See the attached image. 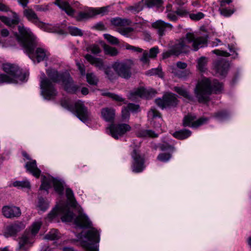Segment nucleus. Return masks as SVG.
<instances>
[{"label":"nucleus","instance_id":"nucleus-1","mask_svg":"<svg viewBox=\"0 0 251 251\" xmlns=\"http://www.w3.org/2000/svg\"><path fill=\"white\" fill-rule=\"evenodd\" d=\"M20 35L17 32L14 33L16 39L24 47L29 57L34 62L37 63L46 60L50 55V53L44 49L38 48L36 50L35 37L30 30L21 25L18 26Z\"/></svg>","mask_w":251,"mask_h":251},{"label":"nucleus","instance_id":"nucleus-2","mask_svg":"<svg viewBox=\"0 0 251 251\" xmlns=\"http://www.w3.org/2000/svg\"><path fill=\"white\" fill-rule=\"evenodd\" d=\"M207 39L205 36H196L192 33H187L185 37L177 40L175 45L168 51L163 53V58L171 55H178L185 53L191 50H198L207 45Z\"/></svg>","mask_w":251,"mask_h":251},{"label":"nucleus","instance_id":"nucleus-3","mask_svg":"<svg viewBox=\"0 0 251 251\" xmlns=\"http://www.w3.org/2000/svg\"><path fill=\"white\" fill-rule=\"evenodd\" d=\"M78 215L74 218L75 215L67 203H62L55 207L49 214L50 219H52L59 216L62 222H70L74 220V223L81 228H91L92 223L81 209L78 210Z\"/></svg>","mask_w":251,"mask_h":251},{"label":"nucleus","instance_id":"nucleus-4","mask_svg":"<svg viewBox=\"0 0 251 251\" xmlns=\"http://www.w3.org/2000/svg\"><path fill=\"white\" fill-rule=\"evenodd\" d=\"M223 85L217 80L211 81L207 78H203L198 82L195 92L196 97L200 102L209 100V96L212 92L218 93L222 90Z\"/></svg>","mask_w":251,"mask_h":251},{"label":"nucleus","instance_id":"nucleus-5","mask_svg":"<svg viewBox=\"0 0 251 251\" xmlns=\"http://www.w3.org/2000/svg\"><path fill=\"white\" fill-rule=\"evenodd\" d=\"M3 71L7 75L0 74V85L3 83H18L27 80L28 73L23 72L18 66L10 63L2 65Z\"/></svg>","mask_w":251,"mask_h":251},{"label":"nucleus","instance_id":"nucleus-6","mask_svg":"<svg viewBox=\"0 0 251 251\" xmlns=\"http://www.w3.org/2000/svg\"><path fill=\"white\" fill-rule=\"evenodd\" d=\"M46 73L52 82H62L65 90L68 92L74 93L77 91L78 88L74 84L73 80L69 74L59 73L54 69H48Z\"/></svg>","mask_w":251,"mask_h":251},{"label":"nucleus","instance_id":"nucleus-7","mask_svg":"<svg viewBox=\"0 0 251 251\" xmlns=\"http://www.w3.org/2000/svg\"><path fill=\"white\" fill-rule=\"evenodd\" d=\"M82 239L81 246L85 251H99L100 233L95 228L88 230L82 237V234L79 235Z\"/></svg>","mask_w":251,"mask_h":251},{"label":"nucleus","instance_id":"nucleus-8","mask_svg":"<svg viewBox=\"0 0 251 251\" xmlns=\"http://www.w3.org/2000/svg\"><path fill=\"white\" fill-rule=\"evenodd\" d=\"M40 222H35L32 224L29 230H26L22 236L19 238V246L16 251H27L31 239L37 234L41 226Z\"/></svg>","mask_w":251,"mask_h":251},{"label":"nucleus","instance_id":"nucleus-9","mask_svg":"<svg viewBox=\"0 0 251 251\" xmlns=\"http://www.w3.org/2000/svg\"><path fill=\"white\" fill-rule=\"evenodd\" d=\"M132 65V61L130 60L117 61L112 64V68L119 76L127 79L131 76Z\"/></svg>","mask_w":251,"mask_h":251},{"label":"nucleus","instance_id":"nucleus-10","mask_svg":"<svg viewBox=\"0 0 251 251\" xmlns=\"http://www.w3.org/2000/svg\"><path fill=\"white\" fill-rule=\"evenodd\" d=\"M40 87L42 95L47 100L54 99L57 94L54 84L46 77L44 73L40 77Z\"/></svg>","mask_w":251,"mask_h":251},{"label":"nucleus","instance_id":"nucleus-11","mask_svg":"<svg viewBox=\"0 0 251 251\" xmlns=\"http://www.w3.org/2000/svg\"><path fill=\"white\" fill-rule=\"evenodd\" d=\"M109 7V6H107L96 8H90L85 12H79L76 17V19L78 21H82L92 18L97 15L103 16L108 12Z\"/></svg>","mask_w":251,"mask_h":251},{"label":"nucleus","instance_id":"nucleus-12","mask_svg":"<svg viewBox=\"0 0 251 251\" xmlns=\"http://www.w3.org/2000/svg\"><path fill=\"white\" fill-rule=\"evenodd\" d=\"M130 129L131 127L126 124H111L106 128V132L109 133L112 137L117 139Z\"/></svg>","mask_w":251,"mask_h":251},{"label":"nucleus","instance_id":"nucleus-13","mask_svg":"<svg viewBox=\"0 0 251 251\" xmlns=\"http://www.w3.org/2000/svg\"><path fill=\"white\" fill-rule=\"evenodd\" d=\"M111 24L115 26H118L117 31L123 35L127 36L128 34L133 31L131 27L125 26L129 25L130 24V20L126 19L116 18L111 20Z\"/></svg>","mask_w":251,"mask_h":251},{"label":"nucleus","instance_id":"nucleus-14","mask_svg":"<svg viewBox=\"0 0 251 251\" xmlns=\"http://www.w3.org/2000/svg\"><path fill=\"white\" fill-rule=\"evenodd\" d=\"M177 102L178 100L176 95L172 93L165 95L162 99L155 100L156 104L162 109L176 106Z\"/></svg>","mask_w":251,"mask_h":251},{"label":"nucleus","instance_id":"nucleus-15","mask_svg":"<svg viewBox=\"0 0 251 251\" xmlns=\"http://www.w3.org/2000/svg\"><path fill=\"white\" fill-rule=\"evenodd\" d=\"M76 116L82 122H87L90 118L91 113L88 108L84 105V102L78 100L75 105Z\"/></svg>","mask_w":251,"mask_h":251},{"label":"nucleus","instance_id":"nucleus-16","mask_svg":"<svg viewBox=\"0 0 251 251\" xmlns=\"http://www.w3.org/2000/svg\"><path fill=\"white\" fill-rule=\"evenodd\" d=\"M196 119V116L194 115L189 114L185 116L183 119V125L184 126H190L193 128H197L204 124L208 120V118L201 117Z\"/></svg>","mask_w":251,"mask_h":251},{"label":"nucleus","instance_id":"nucleus-17","mask_svg":"<svg viewBox=\"0 0 251 251\" xmlns=\"http://www.w3.org/2000/svg\"><path fill=\"white\" fill-rule=\"evenodd\" d=\"M133 159L132 169L135 173L141 172L145 168L144 159L141 156L140 152L136 150H134L131 153Z\"/></svg>","mask_w":251,"mask_h":251},{"label":"nucleus","instance_id":"nucleus-18","mask_svg":"<svg viewBox=\"0 0 251 251\" xmlns=\"http://www.w3.org/2000/svg\"><path fill=\"white\" fill-rule=\"evenodd\" d=\"M155 93V91L153 90H147L143 87H140L131 91L130 92L129 98L132 100H134L137 97L150 99L154 96Z\"/></svg>","mask_w":251,"mask_h":251},{"label":"nucleus","instance_id":"nucleus-19","mask_svg":"<svg viewBox=\"0 0 251 251\" xmlns=\"http://www.w3.org/2000/svg\"><path fill=\"white\" fill-rule=\"evenodd\" d=\"M23 14L25 17L30 22L33 23L37 26L43 28L45 27V23L41 22L34 11L31 8H26L23 11Z\"/></svg>","mask_w":251,"mask_h":251},{"label":"nucleus","instance_id":"nucleus-20","mask_svg":"<svg viewBox=\"0 0 251 251\" xmlns=\"http://www.w3.org/2000/svg\"><path fill=\"white\" fill-rule=\"evenodd\" d=\"M152 26L156 30L157 33L159 37H162L165 34L168 30H172L173 25L168 23L162 20H158L152 24Z\"/></svg>","mask_w":251,"mask_h":251},{"label":"nucleus","instance_id":"nucleus-21","mask_svg":"<svg viewBox=\"0 0 251 251\" xmlns=\"http://www.w3.org/2000/svg\"><path fill=\"white\" fill-rule=\"evenodd\" d=\"M229 64L225 59L217 61L215 65V70L217 74L220 76H224L228 70Z\"/></svg>","mask_w":251,"mask_h":251},{"label":"nucleus","instance_id":"nucleus-22","mask_svg":"<svg viewBox=\"0 0 251 251\" xmlns=\"http://www.w3.org/2000/svg\"><path fill=\"white\" fill-rule=\"evenodd\" d=\"M2 213L3 215L8 218L18 217L21 214L20 208L15 206H4L2 208Z\"/></svg>","mask_w":251,"mask_h":251},{"label":"nucleus","instance_id":"nucleus-23","mask_svg":"<svg viewBox=\"0 0 251 251\" xmlns=\"http://www.w3.org/2000/svg\"><path fill=\"white\" fill-rule=\"evenodd\" d=\"M159 52V49L157 47H154L151 48L149 51L144 50L143 55L140 60L143 64H148L149 63V58H155Z\"/></svg>","mask_w":251,"mask_h":251},{"label":"nucleus","instance_id":"nucleus-24","mask_svg":"<svg viewBox=\"0 0 251 251\" xmlns=\"http://www.w3.org/2000/svg\"><path fill=\"white\" fill-rule=\"evenodd\" d=\"M25 227V226L23 223L16 222L7 226L5 234L7 236H14Z\"/></svg>","mask_w":251,"mask_h":251},{"label":"nucleus","instance_id":"nucleus-25","mask_svg":"<svg viewBox=\"0 0 251 251\" xmlns=\"http://www.w3.org/2000/svg\"><path fill=\"white\" fill-rule=\"evenodd\" d=\"M25 168L27 172L32 174L35 177L38 178L40 176L41 171L37 167L35 160L28 161L25 165Z\"/></svg>","mask_w":251,"mask_h":251},{"label":"nucleus","instance_id":"nucleus-26","mask_svg":"<svg viewBox=\"0 0 251 251\" xmlns=\"http://www.w3.org/2000/svg\"><path fill=\"white\" fill-rule=\"evenodd\" d=\"M101 115L102 118L107 122H112L113 121L115 115V111L113 108L105 107L101 110Z\"/></svg>","mask_w":251,"mask_h":251},{"label":"nucleus","instance_id":"nucleus-27","mask_svg":"<svg viewBox=\"0 0 251 251\" xmlns=\"http://www.w3.org/2000/svg\"><path fill=\"white\" fill-rule=\"evenodd\" d=\"M65 0H56L54 3L57 5L60 8L64 10L68 15L72 16L75 11L72 8L69 3Z\"/></svg>","mask_w":251,"mask_h":251},{"label":"nucleus","instance_id":"nucleus-28","mask_svg":"<svg viewBox=\"0 0 251 251\" xmlns=\"http://www.w3.org/2000/svg\"><path fill=\"white\" fill-rule=\"evenodd\" d=\"M139 109V106L133 103H129L122 110V116L123 119H126L129 117V111L131 112H137Z\"/></svg>","mask_w":251,"mask_h":251},{"label":"nucleus","instance_id":"nucleus-29","mask_svg":"<svg viewBox=\"0 0 251 251\" xmlns=\"http://www.w3.org/2000/svg\"><path fill=\"white\" fill-rule=\"evenodd\" d=\"M85 59L92 65H94L99 69H104V64L102 60L99 58H96L92 55L87 54L85 56Z\"/></svg>","mask_w":251,"mask_h":251},{"label":"nucleus","instance_id":"nucleus-30","mask_svg":"<svg viewBox=\"0 0 251 251\" xmlns=\"http://www.w3.org/2000/svg\"><path fill=\"white\" fill-rule=\"evenodd\" d=\"M0 20L5 25L10 26L17 25L19 23V19L17 16H15L13 19H10L5 16H0Z\"/></svg>","mask_w":251,"mask_h":251},{"label":"nucleus","instance_id":"nucleus-31","mask_svg":"<svg viewBox=\"0 0 251 251\" xmlns=\"http://www.w3.org/2000/svg\"><path fill=\"white\" fill-rule=\"evenodd\" d=\"M191 135V131L188 129H182L179 131H176L173 134V136L180 140L185 139L187 138Z\"/></svg>","mask_w":251,"mask_h":251},{"label":"nucleus","instance_id":"nucleus-32","mask_svg":"<svg viewBox=\"0 0 251 251\" xmlns=\"http://www.w3.org/2000/svg\"><path fill=\"white\" fill-rule=\"evenodd\" d=\"M172 73L176 76L180 78H186L190 74L188 70H180L178 68H172Z\"/></svg>","mask_w":251,"mask_h":251},{"label":"nucleus","instance_id":"nucleus-33","mask_svg":"<svg viewBox=\"0 0 251 251\" xmlns=\"http://www.w3.org/2000/svg\"><path fill=\"white\" fill-rule=\"evenodd\" d=\"M66 195L71 206L73 208H76L77 203L75 198L73 191L70 188L66 189Z\"/></svg>","mask_w":251,"mask_h":251},{"label":"nucleus","instance_id":"nucleus-34","mask_svg":"<svg viewBox=\"0 0 251 251\" xmlns=\"http://www.w3.org/2000/svg\"><path fill=\"white\" fill-rule=\"evenodd\" d=\"M143 8V0H142L139 2L134 4L133 5L128 6L127 8V10L133 14H136L141 11Z\"/></svg>","mask_w":251,"mask_h":251},{"label":"nucleus","instance_id":"nucleus-35","mask_svg":"<svg viewBox=\"0 0 251 251\" xmlns=\"http://www.w3.org/2000/svg\"><path fill=\"white\" fill-rule=\"evenodd\" d=\"M174 90L179 95L187 99L189 101H193V97L191 96L189 94V92L184 88L181 87H174Z\"/></svg>","mask_w":251,"mask_h":251},{"label":"nucleus","instance_id":"nucleus-36","mask_svg":"<svg viewBox=\"0 0 251 251\" xmlns=\"http://www.w3.org/2000/svg\"><path fill=\"white\" fill-rule=\"evenodd\" d=\"M102 95L103 96H106L108 98H110L117 102L126 103V100L125 99L122 98L121 96L117 95L115 93H112L108 92H103L102 93Z\"/></svg>","mask_w":251,"mask_h":251},{"label":"nucleus","instance_id":"nucleus-37","mask_svg":"<svg viewBox=\"0 0 251 251\" xmlns=\"http://www.w3.org/2000/svg\"><path fill=\"white\" fill-rule=\"evenodd\" d=\"M137 135L140 137H157L158 134L151 130L141 129L138 131Z\"/></svg>","mask_w":251,"mask_h":251},{"label":"nucleus","instance_id":"nucleus-38","mask_svg":"<svg viewBox=\"0 0 251 251\" xmlns=\"http://www.w3.org/2000/svg\"><path fill=\"white\" fill-rule=\"evenodd\" d=\"M207 58L205 57H201L197 61L198 68L201 72H205L207 69Z\"/></svg>","mask_w":251,"mask_h":251},{"label":"nucleus","instance_id":"nucleus-39","mask_svg":"<svg viewBox=\"0 0 251 251\" xmlns=\"http://www.w3.org/2000/svg\"><path fill=\"white\" fill-rule=\"evenodd\" d=\"M49 206V202L47 200L42 197L39 198L37 205V208L39 210L45 212L48 209Z\"/></svg>","mask_w":251,"mask_h":251},{"label":"nucleus","instance_id":"nucleus-40","mask_svg":"<svg viewBox=\"0 0 251 251\" xmlns=\"http://www.w3.org/2000/svg\"><path fill=\"white\" fill-rule=\"evenodd\" d=\"M13 185L14 187H17L19 189H29L30 188V182L26 180L24 181H16L13 182Z\"/></svg>","mask_w":251,"mask_h":251},{"label":"nucleus","instance_id":"nucleus-41","mask_svg":"<svg viewBox=\"0 0 251 251\" xmlns=\"http://www.w3.org/2000/svg\"><path fill=\"white\" fill-rule=\"evenodd\" d=\"M103 49L105 53L106 54L110 55V56H116L118 53V51L115 48L109 46L107 45H104Z\"/></svg>","mask_w":251,"mask_h":251},{"label":"nucleus","instance_id":"nucleus-42","mask_svg":"<svg viewBox=\"0 0 251 251\" xmlns=\"http://www.w3.org/2000/svg\"><path fill=\"white\" fill-rule=\"evenodd\" d=\"M229 116L228 113L226 110L219 111L214 114V117L218 121H222L226 119Z\"/></svg>","mask_w":251,"mask_h":251},{"label":"nucleus","instance_id":"nucleus-43","mask_svg":"<svg viewBox=\"0 0 251 251\" xmlns=\"http://www.w3.org/2000/svg\"><path fill=\"white\" fill-rule=\"evenodd\" d=\"M67 30L69 33L72 36H81L83 34V31L76 27L70 26L67 27Z\"/></svg>","mask_w":251,"mask_h":251},{"label":"nucleus","instance_id":"nucleus-44","mask_svg":"<svg viewBox=\"0 0 251 251\" xmlns=\"http://www.w3.org/2000/svg\"><path fill=\"white\" fill-rule=\"evenodd\" d=\"M146 74L148 75H157L160 77H162L163 76L162 70L160 67L156 68L151 69L146 73Z\"/></svg>","mask_w":251,"mask_h":251},{"label":"nucleus","instance_id":"nucleus-45","mask_svg":"<svg viewBox=\"0 0 251 251\" xmlns=\"http://www.w3.org/2000/svg\"><path fill=\"white\" fill-rule=\"evenodd\" d=\"M59 237L58 231L56 229H52L47 234L45 238L48 240H54L58 239Z\"/></svg>","mask_w":251,"mask_h":251},{"label":"nucleus","instance_id":"nucleus-46","mask_svg":"<svg viewBox=\"0 0 251 251\" xmlns=\"http://www.w3.org/2000/svg\"><path fill=\"white\" fill-rule=\"evenodd\" d=\"M53 184L55 191L59 194H62L63 191V185L62 183L60 181L54 179L53 180Z\"/></svg>","mask_w":251,"mask_h":251},{"label":"nucleus","instance_id":"nucleus-47","mask_svg":"<svg viewBox=\"0 0 251 251\" xmlns=\"http://www.w3.org/2000/svg\"><path fill=\"white\" fill-rule=\"evenodd\" d=\"M87 82L91 85H96L98 82V79L94 73H87L86 75Z\"/></svg>","mask_w":251,"mask_h":251},{"label":"nucleus","instance_id":"nucleus-48","mask_svg":"<svg viewBox=\"0 0 251 251\" xmlns=\"http://www.w3.org/2000/svg\"><path fill=\"white\" fill-rule=\"evenodd\" d=\"M219 10L221 14L225 17H229L234 12L233 9H229L226 7H220Z\"/></svg>","mask_w":251,"mask_h":251},{"label":"nucleus","instance_id":"nucleus-49","mask_svg":"<svg viewBox=\"0 0 251 251\" xmlns=\"http://www.w3.org/2000/svg\"><path fill=\"white\" fill-rule=\"evenodd\" d=\"M163 3L162 0H146L145 4L149 7L160 6Z\"/></svg>","mask_w":251,"mask_h":251},{"label":"nucleus","instance_id":"nucleus-50","mask_svg":"<svg viewBox=\"0 0 251 251\" xmlns=\"http://www.w3.org/2000/svg\"><path fill=\"white\" fill-rule=\"evenodd\" d=\"M176 13L177 16L186 17L189 16V11L184 7H178L176 9Z\"/></svg>","mask_w":251,"mask_h":251},{"label":"nucleus","instance_id":"nucleus-51","mask_svg":"<svg viewBox=\"0 0 251 251\" xmlns=\"http://www.w3.org/2000/svg\"><path fill=\"white\" fill-rule=\"evenodd\" d=\"M205 16L204 14L201 12H198L196 13H190L189 17L193 21H199L203 19Z\"/></svg>","mask_w":251,"mask_h":251},{"label":"nucleus","instance_id":"nucleus-52","mask_svg":"<svg viewBox=\"0 0 251 251\" xmlns=\"http://www.w3.org/2000/svg\"><path fill=\"white\" fill-rule=\"evenodd\" d=\"M103 70L105 74L109 79L113 80L116 78V75L111 68H104Z\"/></svg>","mask_w":251,"mask_h":251},{"label":"nucleus","instance_id":"nucleus-53","mask_svg":"<svg viewBox=\"0 0 251 251\" xmlns=\"http://www.w3.org/2000/svg\"><path fill=\"white\" fill-rule=\"evenodd\" d=\"M171 154L170 153H160L158 156L157 159L162 162H167L171 158Z\"/></svg>","mask_w":251,"mask_h":251},{"label":"nucleus","instance_id":"nucleus-54","mask_svg":"<svg viewBox=\"0 0 251 251\" xmlns=\"http://www.w3.org/2000/svg\"><path fill=\"white\" fill-rule=\"evenodd\" d=\"M104 38L110 43L113 45H118L119 43L118 39L109 34H104L103 35Z\"/></svg>","mask_w":251,"mask_h":251},{"label":"nucleus","instance_id":"nucleus-55","mask_svg":"<svg viewBox=\"0 0 251 251\" xmlns=\"http://www.w3.org/2000/svg\"><path fill=\"white\" fill-rule=\"evenodd\" d=\"M167 18L171 21L176 22L178 20V16L176 11H170L167 14Z\"/></svg>","mask_w":251,"mask_h":251},{"label":"nucleus","instance_id":"nucleus-56","mask_svg":"<svg viewBox=\"0 0 251 251\" xmlns=\"http://www.w3.org/2000/svg\"><path fill=\"white\" fill-rule=\"evenodd\" d=\"M160 114L154 108H151L148 113V116L150 119L160 117Z\"/></svg>","mask_w":251,"mask_h":251},{"label":"nucleus","instance_id":"nucleus-57","mask_svg":"<svg viewBox=\"0 0 251 251\" xmlns=\"http://www.w3.org/2000/svg\"><path fill=\"white\" fill-rule=\"evenodd\" d=\"M50 188V184L48 181L45 180V177H44L40 186V189L47 191Z\"/></svg>","mask_w":251,"mask_h":251},{"label":"nucleus","instance_id":"nucleus-58","mask_svg":"<svg viewBox=\"0 0 251 251\" xmlns=\"http://www.w3.org/2000/svg\"><path fill=\"white\" fill-rule=\"evenodd\" d=\"M212 53L216 54L218 55L224 56H226V57H227L230 55L229 53H228L226 51L221 50H212Z\"/></svg>","mask_w":251,"mask_h":251},{"label":"nucleus","instance_id":"nucleus-59","mask_svg":"<svg viewBox=\"0 0 251 251\" xmlns=\"http://www.w3.org/2000/svg\"><path fill=\"white\" fill-rule=\"evenodd\" d=\"M160 149L163 151H173L174 148L173 146L168 145L167 144H163L160 145Z\"/></svg>","mask_w":251,"mask_h":251},{"label":"nucleus","instance_id":"nucleus-60","mask_svg":"<svg viewBox=\"0 0 251 251\" xmlns=\"http://www.w3.org/2000/svg\"><path fill=\"white\" fill-rule=\"evenodd\" d=\"M187 67V64L185 62L178 61L176 63V67H173L172 68H178L180 70H185Z\"/></svg>","mask_w":251,"mask_h":251},{"label":"nucleus","instance_id":"nucleus-61","mask_svg":"<svg viewBox=\"0 0 251 251\" xmlns=\"http://www.w3.org/2000/svg\"><path fill=\"white\" fill-rule=\"evenodd\" d=\"M90 50L94 54H98L100 52V50L98 45H92L90 47Z\"/></svg>","mask_w":251,"mask_h":251},{"label":"nucleus","instance_id":"nucleus-62","mask_svg":"<svg viewBox=\"0 0 251 251\" xmlns=\"http://www.w3.org/2000/svg\"><path fill=\"white\" fill-rule=\"evenodd\" d=\"M126 49L127 50H133L134 51H136V52H141L143 51V49H142L141 48L132 46L129 45L128 44L126 45Z\"/></svg>","mask_w":251,"mask_h":251},{"label":"nucleus","instance_id":"nucleus-63","mask_svg":"<svg viewBox=\"0 0 251 251\" xmlns=\"http://www.w3.org/2000/svg\"><path fill=\"white\" fill-rule=\"evenodd\" d=\"M18 3L24 8L26 7L29 3V0H17Z\"/></svg>","mask_w":251,"mask_h":251},{"label":"nucleus","instance_id":"nucleus-64","mask_svg":"<svg viewBox=\"0 0 251 251\" xmlns=\"http://www.w3.org/2000/svg\"><path fill=\"white\" fill-rule=\"evenodd\" d=\"M232 2V0H220V7H226V4H229Z\"/></svg>","mask_w":251,"mask_h":251}]
</instances>
